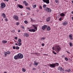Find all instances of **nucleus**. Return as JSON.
<instances>
[{"label":"nucleus","mask_w":73,"mask_h":73,"mask_svg":"<svg viewBox=\"0 0 73 73\" xmlns=\"http://www.w3.org/2000/svg\"><path fill=\"white\" fill-rule=\"evenodd\" d=\"M23 55L21 53L18 54L17 55L15 56H14V59L15 60H17V59H21L23 58Z\"/></svg>","instance_id":"f257e3e1"},{"label":"nucleus","mask_w":73,"mask_h":73,"mask_svg":"<svg viewBox=\"0 0 73 73\" xmlns=\"http://www.w3.org/2000/svg\"><path fill=\"white\" fill-rule=\"evenodd\" d=\"M46 7V5L44 4L43 5V7L44 8V10L47 11L48 12H52V10L48 7Z\"/></svg>","instance_id":"f03ea898"},{"label":"nucleus","mask_w":73,"mask_h":73,"mask_svg":"<svg viewBox=\"0 0 73 73\" xmlns=\"http://www.w3.org/2000/svg\"><path fill=\"white\" fill-rule=\"evenodd\" d=\"M58 65H59V64L57 63L54 64L52 63V64H48V66H50V68H54L56 66H58Z\"/></svg>","instance_id":"7ed1b4c3"},{"label":"nucleus","mask_w":73,"mask_h":73,"mask_svg":"<svg viewBox=\"0 0 73 73\" xmlns=\"http://www.w3.org/2000/svg\"><path fill=\"white\" fill-rule=\"evenodd\" d=\"M55 51L57 52V53H58L59 51H60L61 49V47H60L59 46L56 45L55 46Z\"/></svg>","instance_id":"20e7f679"},{"label":"nucleus","mask_w":73,"mask_h":73,"mask_svg":"<svg viewBox=\"0 0 73 73\" xmlns=\"http://www.w3.org/2000/svg\"><path fill=\"white\" fill-rule=\"evenodd\" d=\"M6 5L4 3H1V7L3 8H4L5 7Z\"/></svg>","instance_id":"39448f33"},{"label":"nucleus","mask_w":73,"mask_h":73,"mask_svg":"<svg viewBox=\"0 0 73 73\" xmlns=\"http://www.w3.org/2000/svg\"><path fill=\"white\" fill-rule=\"evenodd\" d=\"M46 28H47V25H44L42 27V30H45V29H46Z\"/></svg>","instance_id":"423d86ee"},{"label":"nucleus","mask_w":73,"mask_h":73,"mask_svg":"<svg viewBox=\"0 0 73 73\" xmlns=\"http://www.w3.org/2000/svg\"><path fill=\"white\" fill-rule=\"evenodd\" d=\"M43 2L46 3V4H49V0H42Z\"/></svg>","instance_id":"0eeeda50"},{"label":"nucleus","mask_w":73,"mask_h":73,"mask_svg":"<svg viewBox=\"0 0 73 73\" xmlns=\"http://www.w3.org/2000/svg\"><path fill=\"white\" fill-rule=\"evenodd\" d=\"M29 32H36V30H35V29H29Z\"/></svg>","instance_id":"6e6552de"},{"label":"nucleus","mask_w":73,"mask_h":73,"mask_svg":"<svg viewBox=\"0 0 73 73\" xmlns=\"http://www.w3.org/2000/svg\"><path fill=\"white\" fill-rule=\"evenodd\" d=\"M17 6L18 7H19V8L22 9L24 8V7H23V6L20 5L18 4Z\"/></svg>","instance_id":"1a4fd4ad"},{"label":"nucleus","mask_w":73,"mask_h":73,"mask_svg":"<svg viewBox=\"0 0 73 73\" xmlns=\"http://www.w3.org/2000/svg\"><path fill=\"white\" fill-rule=\"evenodd\" d=\"M50 17H48L46 18V21H47V22H49V21H50Z\"/></svg>","instance_id":"9d476101"},{"label":"nucleus","mask_w":73,"mask_h":73,"mask_svg":"<svg viewBox=\"0 0 73 73\" xmlns=\"http://www.w3.org/2000/svg\"><path fill=\"white\" fill-rule=\"evenodd\" d=\"M18 17H17V16H15L14 17V19H15L17 21L18 20Z\"/></svg>","instance_id":"9b49d317"},{"label":"nucleus","mask_w":73,"mask_h":73,"mask_svg":"<svg viewBox=\"0 0 73 73\" xmlns=\"http://www.w3.org/2000/svg\"><path fill=\"white\" fill-rule=\"evenodd\" d=\"M67 22L65 21L63 23L62 25H67Z\"/></svg>","instance_id":"f8f14e48"},{"label":"nucleus","mask_w":73,"mask_h":73,"mask_svg":"<svg viewBox=\"0 0 73 73\" xmlns=\"http://www.w3.org/2000/svg\"><path fill=\"white\" fill-rule=\"evenodd\" d=\"M60 16H61L62 17H63L64 16H65V15L63 13H62L61 14H60Z\"/></svg>","instance_id":"ddd939ff"},{"label":"nucleus","mask_w":73,"mask_h":73,"mask_svg":"<svg viewBox=\"0 0 73 73\" xmlns=\"http://www.w3.org/2000/svg\"><path fill=\"white\" fill-rule=\"evenodd\" d=\"M24 36H25L26 37H29V35L27 33H25L24 34Z\"/></svg>","instance_id":"4468645a"},{"label":"nucleus","mask_w":73,"mask_h":73,"mask_svg":"<svg viewBox=\"0 0 73 73\" xmlns=\"http://www.w3.org/2000/svg\"><path fill=\"white\" fill-rule=\"evenodd\" d=\"M34 65L37 66L38 65V63L36 61H34Z\"/></svg>","instance_id":"2eb2a0df"},{"label":"nucleus","mask_w":73,"mask_h":73,"mask_svg":"<svg viewBox=\"0 0 73 73\" xmlns=\"http://www.w3.org/2000/svg\"><path fill=\"white\" fill-rule=\"evenodd\" d=\"M2 16H3V18H5V17H6V15H5V14H4V13H3L2 14Z\"/></svg>","instance_id":"dca6fc26"},{"label":"nucleus","mask_w":73,"mask_h":73,"mask_svg":"<svg viewBox=\"0 0 73 73\" xmlns=\"http://www.w3.org/2000/svg\"><path fill=\"white\" fill-rule=\"evenodd\" d=\"M60 70H61V72H65V70L63 69H62V67H61Z\"/></svg>","instance_id":"f3484780"},{"label":"nucleus","mask_w":73,"mask_h":73,"mask_svg":"<svg viewBox=\"0 0 73 73\" xmlns=\"http://www.w3.org/2000/svg\"><path fill=\"white\" fill-rule=\"evenodd\" d=\"M2 43L3 44H5V43H7V41L6 40H3L2 41Z\"/></svg>","instance_id":"a211bd4d"},{"label":"nucleus","mask_w":73,"mask_h":73,"mask_svg":"<svg viewBox=\"0 0 73 73\" xmlns=\"http://www.w3.org/2000/svg\"><path fill=\"white\" fill-rule=\"evenodd\" d=\"M6 53L7 54H11V52L8 51L6 52Z\"/></svg>","instance_id":"6ab92c4d"},{"label":"nucleus","mask_w":73,"mask_h":73,"mask_svg":"<svg viewBox=\"0 0 73 73\" xmlns=\"http://www.w3.org/2000/svg\"><path fill=\"white\" fill-rule=\"evenodd\" d=\"M17 43H18V45H19V46H21V45L22 44L20 42H19V43L17 42Z\"/></svg>","instance_id":"aec40b11"},{"label":"nucleus","mask_w":73,"mask_h":73,"mask_svg":"<svg viewBox=\"0 0 73 73\" xmlns=\"http://www.w3.org/2000/svg\"><path fill=\"white\" fill-rule=\"evenodd\" d=\"M35 54H36L38 56L40 55V54L38 52L35 53Z\"/></svg>","instance_id":"412c9836"},{"label":"nucleus","mask_w":73,"mask_h":73,"mask_svg":"<svg viewBox=\"0 0 73 73\" xmlns=\"http://www.w3.org/2000/svg\"><path fill=\"white\" fill-rule=\"evenodd\" d=\"M33 26L34 27L35 29L36 30H37V27H36V26L34 25H33Z\"/></svg>","instance_id":"4be33fe9"},{"label":"nucleus","mask_w":73,"mask_h":73,"mask_svg":"<svg viewBox=\"0 0 73 73\" xmlns=\"http://www.w3.org/2000/svg\"><path fill=\"white\" fill-rule=\"evenodd\" d=\"M47 31H50V27H47Z\"/></svg>","instance_id":"5701e85b"},{"label":"nucleus","mask_w":73,"mask_h":73,"mask_svg":"<svg viewBox=\"0 0 73 73\" xmlns=\"http://www.w3.org/2000/svg\"><path fill=\"white\" fill-rule=\"evenodd\" d=\"M19 48H20L19 47V46H17L16 47L15 49H17V50H18L19 49Z\"/></svg>","instance_id":"b1692460"},{"label":"nucleus","mask_w":73,"mask_h":73,"mask_svg":"<svg viewBox=\"0 0 73 73\" xmlns=\"http://www.w3.org/2000/svg\"><path fill=\"white\" fill-rule=\"evenodd\" d=\"M18 41L19 42H21V39H19L18 40Z\"/></svg>","instance_id":"393cba45"},{"label":"nucleus","mask_w":73,"mask_h":73,"mask_svg":"<svg viewBox=\"0 0 73 73\" xmlns=\"http://www.w3.org/2000/svg\"><path fill=\"white\" fill-rule=\"evenodd\" d=\"M26 70L25 69H24V68H22V71L23 72H25Z\"/></svg>","instance_id":"a878e982"},{"label":"nucleus","mask_w":73,"mask_h":73,"mask_svg":"<svg viewBox=\"0 0 73 73\" xmlns=\"http://www.w3.org/2000/svg\"><path fill=\"white\" fill-rule=\"evenodd\" d=\"M45 38V37H42L41 38L40 40H44Z\"/></svg>","instance_id":"bb28decb"},{"label":"nucleus","mask_w":73,"mask_h":73,"mask_svg":"<svg viewBox=\"0 0 73 73\" xmlns=\"http://www.w3.org/2000/svg\"><path fill=\"white\" fill-rule=\"evenodd\" d=\"M65 59L66 60V61H68V58H67L66 57L65 58Z\"/></svg>","instance_id":"cd10ccee"},{"label":"nucleus","mask_w":73,"mask_h":73,"mask_svg":"<svg viewBox=\"0 0 73 73\" xmlns=\"http://www.w3.org/2000/svg\"><path fill=\"white\" fill-rule=\"evenodd\" d=\"M26 3H27V1H23V4H26Z\"/></svg>","instance_id":"c85d7f7f"},{"label":"nucleus","mask_w":73,"mask_h":73,"mask_svg":"<svg viewBox=\"0 0 73 73\" xmlns=\"http://www.w3.org/2000/svg\"><path fill=\"white\" fill-rule=\"evenodd\" d=\"M7 54L6 53V52H5V53H4L5 57H7Z\"/></svg>","instance_id":"c756f323"},{"label":"nucleus","mask_w":73,"mask_h":73,"mask_svg":"<svg viewBox=\"0 0 73 73\" xmlns=\"http://www.w3.org/2000/svg\"><path fill=\"white\" fill-rule=\"evenodd\" d=\"M69 44L70 46H72V43L71 42H70Z\"/></svg>","instance_id":"7c9ffc66"},{"label":"nucleus","mask_w":73,"mask_h":73,"mask_svg":"<svg viewBox=\"0 0 73 73\" xmlns=\"http://www.w3.org/2000/svg\"><path fill=\"white\" fill-rule=\"evenodd\" d=\"M53 53L54 54H57L55 52V51H53Z\"/></svg>","instance_id":"2f4dec72"},{"label":"nucleus","mask_w":73,"mask_h":73,"mask_svg":"<svg viewBox=\"0 0 73 73\" xmlns=\"http://www.w3.org/2000/svg\"><path fill=\"white\" fill-rule=\"evenodd\" d=\"M24 23L25 24H28V21H24Z\"/></svg>","instance_id":"473e14b6"},{"label":"nucleus","mask_w":73,"mask_h":73,"mask_svg":"<svg viewBox=\"0 0 73 73\" xmlns=\"http://www.w3.org/2000/svg\"><path fill=\"white\" fill-rule=\"evenodd\" d=\"M36 5H34V6H33V8H35L36 7Z\"/></svg>","instance_id":"72a5a7b5"},{"label":"nucleus","mask_w":73,"mask_h":73,"mask_svg":"<svg viewBox=\"0 0 73 73\" xmlns=\"http://www.w3.org/2000/svg\"><path fill=\"white\" fill-rule=\"evenodd\" d=\"M19 25V23H16V25Z\"/></svg>","instance_id":"f704fd0d"},{"label":"nucleus","mask_w":73,"mask_h":73,"mask_svg":"<svg viewBox=\"0 0 73 73\" xmlns=\"http://www.w3.org/2000/svg\"><path fill=\"white\" fill-rule=\"evenodd\" d=\"M27 9H28V10H31V9L29 7H28L27 8Z\"/></svg>","instance_id":"c9c22d12"},{"label":"nucleus","mask_w":73,"mask_h":73,"mask_svg":"<svg viewBox=\"0 0 73 73\" xmlns=\"http://www.w3.org/2000/svg\"><path fill=\"white\" fill-rule=\"evenodd\" d=\"M39 8L40 9H42V7H41V6L40 5L39 6Z\"/></svg>","instance_id":"e433bc0d"},{"label":"nucleus","mask_w":73,"mask_h":73,"mask_svg":"<svg viewBox=\"0 0 73 73\" xmlns=\"http://www.w3.org/2000/svg\"><path fill=\"white\" fill-rule=\"evenodd\" d=\"M68 72H69L71 71V70L70 69H69L68 70H67Z\"/></svg>","instance_id":"4c0bfd02"},{"label":"nucleus","mask_w":73,"mask_h":73,"mask_svg":"<svg viewBox=\"0 0 73 73\" xmlns=\"http://www.w3.org/2000/svg\"><path fill=\"white\" fill-rule=\"evenodd\" d=\"M55 2L56 3H58V0H55Z\"/></svg>","instance_id":"58836bf2"},{"label":"nucleus","mask_w":73,"mask_h":73,"mask_svg":"<svg viewBox=\"0 0 73 73\" xmlns=\"http://www.w3.org/2000/svg\"><path fill=\"white\" fill-rule=\"evenodd\" d=\"M31 21H33H33H34L33 19H32V18H31Z\"/></svg>","instance_id":"ea45409f"},{"label":"nucleus","mask_w":73,"mask_h":73,"mask_svg":"<svg viewBox=\"0 0 73 73\" xmlns=\"http://www.w3.org/2000/svg\"><path fill=\"white\" fill-rule=\"evenodd\" d=\"M69 37L70 38L71 37H72V36L71 35H69Z\"/></svg>","instance_id":"a19ab883"},{"label":"nucleus","mask_w":73,"mask_h":73,"mask_svg":"<svg viewBox=\"0 0 73 73\" xmlns=\"http://www.w3.org/2000/svg\"><path fill=\"white\" fill-rule=\"evenodd\" d=\"M13 49H16V47L15 46H13Z\"/></svg>","instance_id":"79ce46f5"},{"label":"nucleus","mask_w":73,"mask_h":73,"mask_svg":"<svg viewBox=\"0 0 73 73\" xmlns=\"http://www.w3.org/2000/svg\"><path fill=\"white\" fill-rule=\"evenodd\" d=\"M28 3H26L25 4V6H28Z\"/></svg>","instance_id":"37998d69"},{"label":"nucleus","mask_w":73,"mask_h":73,"mask_svg":"<svg viewBox=\"0 0 73 73\" xmlns=\"http://www.w3.org/2000/svg\"><path fill=\"white\" fill-rule=\"evenodd\" d=\"M62 19V18H60L59 19V21H61Z\"/></svg>","instance_id":"c03bdc74"},{"label":"nucleus","mask_w":73,"mask_h":73,"mask_svg":"<svg viewBox=\"0 0 73 73\" xmlns=\"http://www.w3.org/2000/svg\"><path fill=\"white\" fill-rule=\"evenodd\" d=\"M61 67H58V70H60V69H61Z\"/></svg>","instance_id":"a18cd8bd"},{"label":"nucleus","mask_w":73,"mask_h":73,"mask_svg":"<svg viewBox=\"0 0 73 73\" xmlns=\"http://www.w3.org/2000/svg\"><path fill=\"white\" fill-rule=\"evenodd\" d=\"M17 37H15V40H17Z\"/></svg>","instance_id":"49530a36"},{"label":"nucleus","mask_w":73,"mask_h":73,"mask_svg":"<svg viewBox=\"0 0 73 73\" xmlns=\"http://www.w3.org/2000/svg\"><path fill=\"white\" fill-rule=\"evenodd\" d=\"M3 1H8L9 0H3Z\"/></svg>","instance_id":"de8ad7c7"},{"label":"nucleus","mask_w":73,"mask_h":73,"mask_svg":"<svg viewBox=\"0 0 73 73\" xmlns=\"http://www.w3.org/2000/svg\"><path fill=\"white\" fill-rule=\"evenodd\" d=\"M33 70H36V69L35 68H33Z\"/></svg>","instance_id":"09e8293b"},{"label":"nucleus","mask_w":73,"mask_h":73,"mask_svg":"<svg viewBox=\"0 0 73 73\" xmlns=\"http://www.w3.org/2000/svg\"><path fill=\"white\" fill-rule=\"evenodd\" d=\"M42 46H44V44L42 43Z\"/></svg>","instance_id":"8fccbe9b"},{"label":"nucleus","mask_w":73,"mask_h":73,"mask_svg":"<svg viewBox=\"0 0 73 73\" xmlns=\"http://www.w3.org/2000/svg\"><path fill=\"white\" fill-rule=\"evenodd\" d=\"M70 40H73V38L72 37L70 38Z\"/></svg>","instance_id":"3c124183"},{"label":"nucleus","mask_w":73,"mask_h":73,"mask_svg":"<svg viewBox=\"0 0 73 73\" xmlns=\"http://www.w3.org/2000/svg\"><path fill=\"white\" fill-rule=\"evenodd\" d=\"M5 21H8V19H7V18L5 19Z\"/></svg>","instance_id":"603ef678"},{"label":"nucleus","mask_w":73,"mask_h":73,"mask_svg":"<svg viewBox=\"0 0 73 73\" xmlns=\"http://www.w3.org/2000/svg\"><path fill=\"white\" fill-rule=\"evenodd\" d=\"M15 31V30H13V33H14Z\"/></svg>","instance_id":"864d4df0"},{"label":"nucleus","mask_w":73,"mask_h":73,"mask_svg":"<svg viewBox=\"0 0 73 73\" xmlns=\"http://www.w3.org/2000/svg\"><path fill=\"white\" fill-rule=\"evenodd\" d=\"M21 31H20V30H19L18 31V32H20Z\"/></svg>","instance_id":"5fc2aeb1"},{"label":"nucleus","mask_w":73,"mask_h":73,"mask_svg":"<svg viewBox=\"0 0 73 73\" xmlns=\"http://www.w3.org/2000/svg\"><path fill=\"white\" fill-rule=\"evenodd\" d=\"M22 27L23 29H24V27L23 26V27Z\"/></svg>","instance_id":"6e6d98bb"},{"label":"nucleus","mask_w":73,"mask_h":73,"mask_svg":"<svg viewBox=\"0 0 73 73\" xmlns=\"http://www.w3.org/2000/svg\"><path fill=\"white\" fill-rule=\"evenodd\" d=\"M52 49H53V50H54V47H52Z\"/></svg>","instance_id":"4d7b16f0"},{"label":"nucleus","mask_w":73,"mask_h":73,"mask_svg":"<svg viewBox=\"0 0 73 73\" xmlns=\"http://www.w3.org/2000/svg\"><path fill=\"white\" fill-rule=\"evenodd\" d=\"M66 52L68 53H69V52H68V51H66Z\"/></svg>","instance_id":"13d9d810"},{"label":"nucleus","mask_w":73,"mask_h":73,"mask_svg":"<svg viewBox=\"0 0 73 73\" xmlns=\"http://www.w3.org/2000/svg\"><path fill=\"white\" fill-rule=\"evenodd\" d=\"M71 13H72V14H73V11L71 12Z\"/></svg>","instance_id":"bf43d9fd"},{"label":"nucleus","mask_w":73,"mask_h":73,"mask_svg":"<svg viewBox=\"0 0 73 73\" xmlns=\"http://www.w3.org/2000/svg\"><path fill=\"white\" fill-rule=\"evenodd\" d=\"M15 45H18L16 43L15 44Z\"/></svg>","instance_id":"052dcab7"},{"label":"nucleus","mask_w":73,"mask_h":73,"mask_svg":"<svg viewBox=\"0 0 73 73\" xmlns=\"http://www.w3.org/2000/svg\"><path fill=\"white\" fill-rule=\"evenodd\" d=\"M4 73H7V72H4Z\"/></svg>","instance_id":"680f3d73"},{"label":"nucleus","mask_w":73,"mask_h":73,"mask_svg":"<svg viewBox=\"0 0 73 73\" xmlns=\"http://www.w3.org/2000/svg\"><path fill=\"white\" fill-rule=\"evenodd\" d=\"M21 15L22 16L23 15V14H21Z\"/></svg>","instance_id":"e2e57ef3"},{"label":"nucleus","mask_w":73,"mask_h":73,"mask_svg":"<svg viewBox=\"0 0 73 73\" xmlns=\"http://www.w3.org/2000/svg\"><path fill=\"white\" fill-rule=\"evenodd\" d=\"M15 1H17V0H15Z\"/></svg>","instance_id":"0e129e2a"},{"label":"nucleus","mask_w":73,"mask_h":73,"mask_svg":"<svg viewBox=\"0 0 73 73\" xmlns=\"http://www.w3.org/2000/svg\"><path fill=\"white\" fill-rule=\"evenodd\" d=\"M43 73H45V72H43Z\"/></svg>","instance_id":"69168bd1"},{"label":"nucleus","mask_w":73,"mask_h":73,"mask_svg":"<svg viewBox=\"0 0 73 73\" xmlns=\"http://www.w3.org/2000/svg\"><path fill=\"white\" fill-rule=\"evenodd\" d=\"M70 60H71V59H70Z\"/></svg>","instance_id":"338daca9"},{"label":"nucleus","mask_w":73,"mask_h":73,"mask_svg":"<svg viewBox=\"0 0 73 73\" xmlns=\"http://www.w3.org/2000/svg\"><path fill=\"white\" fill-rule=\"evenodd\" d=\"M3 19H2V21H3Z\"/></svg>","instance_id":"774afa93"}]
</instances>
